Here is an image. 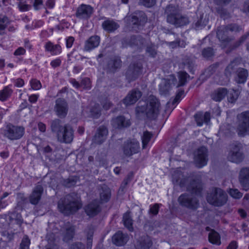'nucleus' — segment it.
Wrapping results in <instances>:
<instances>
[{
  "label": "nucleus",
  "instance_id": "f257e3e1",
  "mask_svg": "<svg viewBox=\"0 0 249 249\" xmlns=\"http://www.w3.org/2000/svg\"><path fill=\"white\" fill-rule=\"evenodd\" d=\"M202 189L199 178L193 179L187 187V191L191 193L182 194L178 197L179 205L190 209H196L199 206V200L196 196L200 195Z\"/></svg>",
  "mask_w": 249,
  "mask_h": 249
},
{
  "label": "nucleus",
  "instance_id": "f03ea898",
  "mask_svg": "<svg viewBox=\"0 0 249 249\" xmlns=\"http://www.w3.org/2000/svg\"><path fill=\"white\" fill-rule=\"evenodd\" d=\"M160 103L153 95L149 96L145 101H140L136 108L137 115L144 114L150 119L155 118L159 113Z\"/></svg>",
  "mask_w": 249,
  "mask_h": 249
},
{
  "label": "nucleus",
  "instance_id": "7ed1b4c3",
  "mask_svg": "<svg viewBox=\"0 0 249 249\" xmlns=\"http://www.w3.org/2000/svg\"><path fill=\"white\" fill-rule=\"evenodd\" d=\"M82 207L79 196L75 193L67 195L58 203L59 211L64 214L69 215L76 212Z\"/></svg>",
  "mask_w": 249,
  "mask_h": 249
},
{
  "label": "nucleus",
  "instance_id": "20e7f679",
  "mask_svg": "<svg viewBox=\"0 0 249 249\" xmlns=\"http://www.w3.org/2000/svg\"><path fill=\"white\" fill-rule=\"evenodd\" d=\"M165 13L167 16V21L176 27H180L188 24L189 22L188 18L182 15L178 7L172 5L166 7Z\"/></svg>",
  "mask_w": 249,
  "mask_h": 249
},
{
  "label": "nucleus",
  "instance_id": "39448f33",
  "mask_svg": "<svg viewBox=\"0 0 249 249\" xmlns=\"http://www.w3.org/2000/svg\"><path fill=\"white\" fill-rule=\"evenodd\" d=\"M235 130L239 137L249 135V111H244L237 115Z\"/></svg>",
  "mask_w": 249,
  "mask_h": 249
},
{
  "label": "nucleus",
  "instance_id": "423d86ee",
  "mask_svg": "<svg viewBox=\"0 0 249 249\" xmlns=\"http://www.w3.org/2000/svg\"><path fill=\"white\" fill-rule=\"evenodd\" d=\"M227 195L221 189L214 188L208 194L207 199L208 202L215 206L224 205L227 201Z\"/></svg>",
  "mask_w": 249,
  "mask_h": 249
},
{
  "label": "nucleus",
  "instance_id": "0eeeda50",
  "mask_svg": "<svg viewBox=\"0 0 249 249\" xmlns=\"http://www.w3.org/2000/svg\"><path fill=\"white\" fill-rule=\"evenodd\" d=\"M4 137L10 140H17L20 139L24 134V128L21 126L8 124L3 131Z\"/></svg>",
  "mask_w": 249,
  "mask_h": 249
},
{
  "label": "nucleus",
  "instance_id": "6e6552de",
  "mask_svg": "<svg viewBox=\"0 0 249 249\" xmlns=\"http://www.w3.org/2000/svg\"><path fill=\"white\" fill-rule=\"evenodd\" d=\"M243 146L241 143L235 142L231 145V150L228 156L229 161L238 163L244 159V154L242 152Z\"/></svg>",
  "mask_w": 249,
  "mask_h": 249
},
{
  "label": "nucleus",
  "instance_id": "1a4fd4ad",
  "mask_svg": "<svg viewBox=\"0 0 249 249\" xmlns=\"http://www.w3.org/2000/svg\"><path fill=\"white\" fill-rule=\"evenodd\" d=\"M56 137L57 140L60 142L70 143L72 142L74 138V130L70 124H65Z\"/></svg>",
  "mask_w": 249,
  "mask_h": 249
},
{
  "label": "nucleus",
  "instance_id": "9d476101",
  "mask_svg": "<svg viewBox=\"0 0 249 249\" xmlns=\"http://www.w3.org/2000/svg\"><path fill=\"white\" fill-rule=\"evenodd\" d=\"M139 149V143L136 140L127 141L124 142L122 146L123 154L125 157H130L137 153Z\"/></svg>",
  "mask_w": 249,
  "mask_h": 249
},
{
  "label": "nucleus",
  "instance_id": "9b49d317",
  "mask_svg": "<svg viewBox=\"0 0 249 249\" xmlns=\"http://www.w3.org/2000/svg\"><path fill=\"white\" fill-rule=\"evenodd\" d=\"M207 149L205 147L199 148L194 154V161L196 165L200 168L207 164Z\"/></svg>",
  "mask_w": 249,
  "mask_h": 249
},
{
  "label": "nucleus",
  "instance_id": "f8f14e48",
  "mask_svg": "<svg viewBox=\"0 0 249 249\" xmlns=\"http://www.w3.org/2000/svg\"><path fill=\"white\" fill-rule=\"evenodd\" d=\"M68 108V105L65 99L58 98L55 101L54 110L59 117H65L67 114Z\"/></svg>",
  "mask_w": 249,
  "mask_h": 249
},
{
  "label": "nucleus",
  "instance_id": "ddd939ff",
  "mask_svg": "<svg viewBox=\"0 0 249 249\" xmlns=\"http://www.w3.org/2000/svg\"><path fill=\"white\" fill-rule=\"evenodd\" d=\"M176 79L174 75H170L166 79L161 80L159 85V90L161 94H166L170 89L172 85H175Z\"/></svg>",
  "mask_w": 249,
  "mask_h": 249
},
{
  "label": "nucleus",
  "instance_id": "4468645a",
  "mask_svg": "<svg viewBox=\"0 0 249 249\" xmlns=\"http://www.w3.org/2000/svg\"><path fill=\"white\" fill-rule=\"evenodd\" d=\"M239 181L243 189L247 191L249 189V168H242L239 174Z\"/></svg>",
  "mask_w": 249,
  "mask_h": 249
},
{
  "label": "nucleus",
  "instance_id": "2eb2a0df",
  "mask_svg": "<svg viewBox=\"0 0 249 249\" xmlns=\"http://www.w3.org/2000/svg\"><path fill=\"white\" fill-rule=\"evenodd\" d=\"M142 65L140 63L133 64L130 65L128 71L126 72V76L130 80H135L141 73Z\"/></svg>",
  "mask_w": 249,
  "mask_h": 249
},
{
  "label": "nucleus",
  "instance_id": "dca6fc26",
  "mask_svg": "<svg viewBox=\"0 0 249 249\" xmlns=\"http://www.w3.org/2000/svg\"><path fill=\"white\" fill-rule=\"evenodd\" d=\"M93 11L92 7L89 5L81 4L77 8L76 16L82 19H87L92 15Z\"/></svg>",
  "mask_w": 249,
  "mask_h": 249
},
{
  "label": "nucleus",
  "instance_id": "f3484780",
  "mask_svg": "<svg viewBox=\"0 0 249 249\" xmlns=\"http://www.w3.org/2000/svg\"><path fill=\"white\" fill-rule=\"evenodd\" d=\"M127 19H129L133 25L142 26L146 22V16L142 11L135 13Z\"/></svg>",
  "mask_w": 249,
  "mask_h": 249
},
{
  "label": "nucleus",
  "instance_id": "a211bd4d",
  "mask_svg": "<svg viewBox=\"0 0 249 249\" xmlns=\"http://www.w3.org/2000/svg\"><path fill=\"white\" fill-rule=\"evenodd\" d=\"M142 92L137 89L130 91L123 100L124 104L127 106L134 104L142 96Z\"/></svg>",
  "mask_w": 249,
  "mask_h": 249
},
{
  "label": "nucleus",
  "instance_id": "6ab92c4d",
  "mask_svg": "<svg viewBox=\"0 0 249 249\" xmlns=\"http://www.w3.org/2000/svg\"><path fill=\"white\" fill-rule=\"evenodd\" d=\"M143 43L144 40L140 36H132L130 38L124 39L122 41L124 47H141Z\"/></svg>",
  "mask_w": 249,
  "mask_h": 249
},
{
  "label": "nucleus",
  "instance_id": "aec40b11",
  "mask_svg": "<svg viewBox=\"0 0 249 249\" xmlns=\"http://www.w3.org/2000/svg\"><path fill=\"white\" fill-rule=\"evenodd\" d=\"M43 192L42 186L41 185H36L29 197L30 202L33 205H37L41 198Z\"/></svg>",
  "mask_w": 249,
  "mask_h": 249
},
{
  "label": "nucleus",
  "instance_id": "412c9836",
  "mask_svg": "<svg viewBox=\"0 0 249 249\" xmlns=\"http://www.w3.org/2000/svg\"><path fill=\"white\" fill-rule=\"evenodd\" d=\"M107 134L108 130L106 127L100 126L93 138V142L98 144L102 143L107 139Z\"/></svg>",
  "mask_w": 249,
  "mask_h": 249
},
{
  "label": "nucleus",
  "instance_id": "4be33fe9",
  "mask_svg": "<svg viewBox=\"0 0 249 249\" xmlns=\"http://www.w3.org/2000/svg\"><path fill=\"white\" fill-rule=\"evenodd\" d=\"M216 34L217 37L224 45H226L232 39L229 36V32L225 26L218 27Z\"/></svg>",
  "mask_w": 249,
  "mask_h": 249
},
{
  "label": "nucleus",
  "instance_id": "5701e85b",
  "mask_svg": "<svg viewBox=\"0 0 249 249\" xmlns=\"http://www.w3.org/2000/svg\"><path fill=\"white\" fill-rule=\"evenodd\" d=\"M62 234L63 240L65 242H69L73 237L74 234V227L69 222L65 223L62 228Z\"/></svg>",
  "mask_w": 249,
  "mask_h": 249
},
{
  "label": "nucleus",
  "instance_id": "b1692460",
  "mask_svg": "<svg viewBox=\"0 0 249 249\" xmlns=\"http://www.w3.org/2000/svg\"><path fill=\"white\" fill-rule=\"evenodd\" d=\"M111 124L115 128H122L129 126L130 124L128 120H126L124 116H118L112 120Z\"/></svg>",
  "mask_w": 249,
  "mask_h": 249
},
{
  "label": "nucleus",
  "instance_id": "393cba45",
  "mask_svg": "<svg viewBox=\"0 0 249 249\" xmlns=\"http://www.w3.org/2000/svg\"><path fill=\"white\" fill-rule=\"evenodd\" d=\"M85 209L86 213L90 216L96 215L100 211L99 205L96 200L89 203Z\"/></svg>",
  "mask_w": 249,
  "mask_h": 249
},
{
  "label": "nucleus",
  "instance_id": "a878e982",
  "mask_svg": "<svg viewBox=\"0 0 249 249\" xmlns=\"http://www.w3.org/2000/svg\"><path fill=\"white\" fill-rule=\"evenodd\" d=\"M100 41V37L97 36H91L85 43V50L90 51L97 47Z\"/></svg>",
  "mask_w": 249,
  "mask_h": 249
},
{
  "label": "nucleus",
  "instance_id": "bb28decb",
  "mask_svg": "<svg viewBox=\"0 0 249 249\" xmlns=\"http://www.w3.org/2000/svg\"><path fill=\"white\" fill-rule=\"evenodd\" d=\"M119 25L112 19H107L102 24V27L104 30L108 33H112L116 30Z\"/></svg>",
  "mask_w": 249,
  "mask_h": 249
},
{
  "label": "nucleus",
  "instance_id": "cd10ccee",
  "mask_svg": "<svg viewBox=\"0 0 249 249\" xmlns=\"http://www.w3.org/2000/svg\"><path fill=\"white\" fill-rule=\"evenodd\" d=\"M128 239L126 234L118 231L112 237L113 243L117 246H121L124 245Z\"/></svg>",
  "mask_w": 249,
  "mask_h": 249
},
{
  "label": "nucleus",
  "instance_id": "c85d7f7f",
  "mask_svg": "<svg viewBox=\"0 0 249 249\" xmlns=\"http://www.w3.org/2000/svg\"><path fill=\"white\" fill-rule=\"evenodd\" d=\"M227 93L228 91L226 88H219L213 91L211 94V97L214 101L219 102L224 98Z\"/></svg>",
  "mask_w": 249,
  "mask_h": 249
},
{
  "label": "nucleus",
  "instance_id": "c756f323",
  "mask_svg": "<svg viewBox=\"0 0 249 249\" xmlns=\"http://www.w3.org/2000/svg\"><path fill=\"white\" fill-rule=\"evenodd\" d=\"M100 200L102 202H107L111 196V191L108 187L106 185L101 187L99 190Z\"/></svg>",
  "mask_w": 249,
  "mask_h": 249
},
{
  "label": "nucleus",
  "instance_id": "7c9ffc66",
  "mask_svg": "<svg viewBox=\"0 0 249 249\" xmlns=\"http://www.w3.org/2000/svg\"><path fill=\"white\" fill-rule=\"evenodd\" d=\"M45 48L46 51L50 52L52 55H57L61 52V47L59 44L54 45L50 41L46 43Z\"/></svg>",
  "mask_w": 249,
  "mask_h": 249
},
{
  "label": "nucleus",
  "instance_id": "2f4dec72",
  "mask_svg": "<svg viewBox=\"0 0 249 249\" xmlns=\"http://www.w3.org/2000/svg\"><path fill=\"white\" fill-rule=\"evenodd\" d=\"M152 245L149 236L146 235L142 237L137 245L138 249H149Z\"/></svg>",
  "mask_w": 249,
  "mask_h": 249
},
{
  "label": "nucleus",
  "instance_id": "473e14b6",
  "mask_svg": "<svg viewBox=\"0 0 249 249\" xmlns=\"http://www.w3.org/2000/svg\"><path fill=\"white\" fill-rule=\"evenodd\" d=\"M11 85H9L4 87L0 90V100L4 101L7 100L12 95L13 90L11 88Z\"/></svg>",
  "mask_w": 249,
  "mask_h": 249
},
{
  "label": "nucleus",
  "instance_id": "72a5a7b5",
  "mask_svg": "<svg viewBox=\"0 0 249 249\" xmlns=\"http://www.w3.org/2000/svg\"><path fill=\"white\" fill-rule=\"evenodd\" d=\"M62 128H63V126L61 125V121L59 119H56L51 121V130L56 134V136L58 133L61 131Z\"/></svg>",
  "mask_w": 249,
  "mask_h": 249
},
{
  "label": "nucleus",
  "instance_id": "f704fd0d",
  "mask_svg": "<svg viewBox=\"0 0 249 249\" xmlns=\"http://www.w3.org/2000/svg\"><path fill=\"white\" fill-rule=\"evenodd\" d=\"M123 222L124 226L127 228L129 231H133V221L129 212H126L124 214L123 216Z\"/></svg>",
  "mask_w": 249,
  "mask_h": 249
},
{
  "label": "nucleus",
  "instance_id": "c9c22d12",
  "mask_svg": "<svg viewBox=\"0 0 249 249\" xmlns=\"http://www.w3.org/2000/svg\"><path fill=\"white\" fill-rule=\"evenodd\" d=\"M237 75L238 77L237 79V82L239 83H243L246 81L248 72L246 70L243 68H239L237 71Z\"/></svg>",
  "mask_w": 249,
  "mask_h": 249
},
{
  "label": "nucleus",
  "instance_id": "e433bc0d",
  "mask_svg": "<svg viewBox=\"0 0 249 249\" xmlns=\"http://www.w3.org/2000/svg\"><path fill=\"white\" fill-rule=\"evenodd\" d=\"M209 241L213 244L219 245L221 244L220 237L219 234L214 231H211L209 234Z\"/></svg>",
  "mask_w": 249,
  "mask_h": 249
},
{
  "label": "nucleus",
  "instance_id": "4c0bfd02",
  "mask_svg": "<svg viewBox=\"0 0 249 249\" xmlns=\"http://www.w3.org/2000/svg\"><path fill=\"white\" fill-rule=\"evenodd\" d=\"M9 219L10 220V224L14 225L15 224L19 227L22 223V219L21 218V216L20 214H18L16 213H12L9 216Z\"/></svg>",
  "mask_w": 249,
  "mask_h": 249
},
{
  "label": "nucleus",
  "instance_id": "58836bf2",
  "mask_svg": "<svg viewBox=\"0 0 249 249\" xmlns=\"http://www.w3.org/2000/svg\"><path fill=\"white\" fill-rule=\"evenodd\" d=\"M121 66V61L120 58H115L109 60L108 68L111 71H114Z\"/></svg>",
  "mask_w": 249,
  "mask_h": 249
},
{
  "label": "nucleus",
  "instance_id": "ea45409f",
  "mask_svg": "<svg viewBox=\"0 0 249 249\" xmlns=\"http://www.w3.org/2000/svg\"><path fill=\"white\" fill-rule=\"evenodd\" d=\"M240 59L236 58L227 67L225 70V74L227 76L231 75L233 71L234 67L237 66L240 63Z\"/></svg>",
  "mask_w": 249,
  "mask_h": 249
},
{
  "label": "nucleus",
  "instance_id": "a19ab883",
  "mask_svg": "<svg viewBox=\"0 0 249 249\" xmlns=\"http://www.w3.org/2000/svg\"><path fill=\"white\" fill-rule=\"evenodd\" d=\"M152 136V134L148 131H146L143 132V135L142 136L143 148L146 147L147 144L150 141Z\"/></svg>",
  "mask_w": 249,
  "mask_h": 249
},
{
  "label": "nucleus",
  "instance_id": "79ce46f5",
  "mask_svg": "<svg viewBox=\"0 0 249 249\" xmlns=\"http://www.w3.org/2000/svg\"><path fill=\"white\" fill-rule=\"evenodd\" d=\"M8 20L5 17H0V35L5 34V30L7 26Z\"/></svg>",
  "mask_w": 249,
  "mask_h": 249
},
{
  "label": "nucleus",
  "instance_id": "37998d69",
  "mask_svg": "<svg viewBox=\"0 0 249 249\" xmlns=\"http://www.w3.org/2000/svg\"><path fill=\"white\" fill-rule=\"evenodd\" d=\"M179 84L177 87L183 86L187 81L189 75L184 71H180L178 73Z\"/></svg>",
  "mask_w": 249,
  "mask_h": 249
},
{
  "label": "nucleus",
  "instance_id": "c03bdc74",
  "mask_svg": "<svg viewBox=\"0 0 249 249\" xmlns=\"http://www.w3.org/2000/svg\"><path fill=\"white\" fill-rule=\"evenodd\" d=\"M90 114L92 117L98 118L101 114V110L98 104H95L90 110Z\"/></svg>",
  "mask_w": 249,
  "mask_h": 249
},
{
  "label": "nucleus",
  "instance_id": "a18cd8bd",
  "mask_svg": "<svg viewBox=\"0 0 249 249\" xmlns=\"http://www.w3.org/2000/svg\"><path fill=\"white\" fill-rule=\"evenodd\" d=\"M230 34V33H236L240 31L241 28L236 24H231L225 26Z\"/></svg>",
  "mask_w": 249,
  "mask_h": 249
},
{
  "label": "nucleus",
  "instance_id": "49530a36",
  "mask_svg": "<svg viewBox=\"0 0 249 249\" xmlns=\"http://www.w3.org/2000/svg\"><path fill=\"white\" fill-rule=\"evenodd\" d=\"M30 244V239L27 236L25 235L23 237L18 249H29Z\"/></svg>",
  "mask_w": 249,
  "mask_h": 249
},
{
  "label": "nucleus",
  "instance_id": "de8ad7c7",
  "mask_svg": "<svg viewBox=\"0 0 249 249\" xmlns=\"http://www.w3.org/2000/svg\"><path fill=\"white\" fill-rule=\"evenodd\" d=\"M229 193L230 196L235 199H239L243 196V194L237 189H231Z\"/></svg>",
  "mask_w": 249,
  "mask_h": 249
},
{
  "label": "nucleus",
  "instance_id": "09e8293b",
  "mask_svg": "<svg viewBox=\"0 0 249 249\" xmlns=\"http://www.w3.org/2000/svg\"><path fill=\"white\" fill-rule=\"evenodd\" d=\"M213 54V51L211 47L205 48L202 51V55L205 58H209L212 56Z\"/></svg>",
  "mask_w": 249,
  "mask_h": 249
},
{
  "label": "nucleus",
  "instance_id": "8fccbe9b",
  "mask_svg": "<svg viewBox=\"0 0 249 249\" xmlns=\"http://www.w3.org/2000/svg\"><path fill=\"white\" fill-rule=\"evenodd\" d=\"M30 85L34 90H38L42 87L40 82L36 79H33L30 81Z\"/></svg>",
  "mask_w": 249,
  "mask_h": 249
},
{
  "label": "nucleus",
  "instance_id": "3c124183",
  "mask_svg": "<svg viewBox=\"0 0 249 249\" xmlns=\"http://www.w3.org/2000/svg\"><path fill=\"white\" fill-rule=\"evenodd\" d=\"M238 92L236 91H231L228 95L229 102L231 103L234 102L238 98Z\"/></svg>",
  "mask_w": 249,
  "mask_h": 249
},
{
  "label": "nucleus",
  "instance_id": "603ef678",
  "mask_svg": "<svg viewBox=\"0 0 249 249\" xmlns=\"http://www.w3.org/2000/svg\"><path fill=\"white\" fill-rule=\"evenodd\" d=\"M160 208V205L156 203L153 205L150 206L149 213L153 214V215H157L158 213Z\"/></svg>",
  "mask_w": 249,
  "mask_h": 249
},
{
  "label": "nucleus",
  "instance_id": "864d4df0",
  "mask_svg": "<svg viewBox=\"0 0 249 249\" xmlns=\"http://www.w3.org/2000/svg\"><path fill=\"white\" fill-rule=\"evenodd\" d=\"M195 120L198 126H201L204 122L203 114L201 113H197L195 116Z\"/></svg>",
  "mask_w": 249,
  "mask_h": 249
},
{
  "label": "nucleus",
  "instance_id": "5fc2aeb1",
  "mask_svg": "<svg viewBox=\"0 0 249 249\" xmlns=\"http://www.w3.org/2000/svg\"><path fill=\"white\" fill-rule=\"evenodd\" d=\"M81 85L84 89H88L90 88V81L88 78H85L82 79Z\"/></svg>",
  "mask_w": 249,
  "mask_h": 249
},
{
  "label": "nucleus",
  "instance_id": "6e6d98bb",
  "mask_svg": "<svg viewBox=\"0 0 249 249\" xmlns=\"http://www.w3.org/2000/svg\"><path fill=\"white\" fill-rule=\"evenodd\" d=\"M130 179L131 176L129 175L124 180L119 189V191H124V190L127 185L128 183L130 181Z\"/></svg>",
  "mask_w": 249,
  "mask_h": 249
},
{
  "label": "nucleus",
  "instance_id": "4d7b16f0",
  "mask_svg": "<svg viewBox=\"0 0 249 249\" xmlns=\"http://www.w3.org/2000/svg\"><path fill=\"white\" fill-rule=\"evenodd\" d=\"M18 7L20 11H26L30 9L31 6L26 3H24L22 2H19L18 3Z\"/></svg>",
  "mask_w": 249,
  "mask_h": 249
},
{
  "label": "nucleus",
  "instance_id": "13d9d810",
  "mask_svg": "<svg viewBox=\"0 0 249 249\" xmlns=\"http://www.w3.org/2000/svg\"><path fill=\"white\" fill-rule=\"evenodd\" d=\"M183 94H184L183 90H179L178 92V93L177 94L176 97L175 98V99H174V100L173 101L172 104L173 105H174V104L178 103L180 100L181 97L183 95Z\"/></svg>",
  "mask_w": 249,
  "mask_h": 249
},
{
  "label": "nucleus",
  "instance_id": "bf43d9fd",
  "mask_svg": "<svg viewBox=\"0 0 249 249\" xmlns=\"http://www.w3.org/2000/svg\"><path fill=\"white\" fill-rule=\"evenodd\" d=\"M142 4L147 7H151L156 3V0H140Z\"/></svg>",
  "mask_w": 249,
  "mask_h": 249
},
{
  "label": "nucleus",
  "instance_id": "052dcab7",
  "mask_svg": "<svg viewBox=\"0 0 249 249\" xmlns=\"http://www.w3.org/2000/svg\"><path fill=\"white\" fill-rule=\"evenodd\" d=\"M217 12L223 18H226L229 16V13L222 8L217 9Z\"/></svg>",
  "mask_w": 249,
  "mask_h": 249
},
{
  "label": "nucleus",
  "instance_id": "680f3d73",
  "mask_svg": "<svg viewBox=\"0 0 249 249\" xmlns=\"http://www.w3.org/2000/svg\"><path fill=\"white\" fill-rule=\"evenodd\" d=\"M146 52L152 57H154L157 53L155 48L153 46L148 47L146 49Z\"/></svg>",
  "mask_w": 249,
  "mask_h": 249
},
{
  "label": "nucleus",
  "instance_id": "e2e57ef3",
  "mask_svg": "<svg viewBox=\"0 0 249 249\" xmlns=\"http://www.w3.org/2000/svg\"><path fill=\"white\" fill-rule=\"evenodd\" d=\"M181 176V175L178 174V173H175V174L173 175V182H176L177 183H179L180 186H182L183 185L181 182L179 181L180 176Z\"/></svg>",
  "mask_w": 249,
  "mask_h": 249
},
{
  "label": "nucleus",
  "instance_id": "0e129e2a",
  "mask_svg": "<svg viewBox=\"0 0 249 249\" xmlns=\"http://www.w3.org/2000/svg\"><path fill=\"white\" fill-rule=\"evenodd\" d=\"M70 249H84V245L81 243H76L71 245Z\"/></svg>",
  "mask_w": 249,
  "mask_h": 249
},
{
  "label": "nucleus",
  "instance_id": "69168bd1",
  "mask_svg": "<svg viewBox=\"0 0 249 249\" xmlns=\"http://www.w3.org/2000/svg\"><path fill=\"white\" fill-rule=\"evenodd\" d=\"M24 85V81L22 79L18 78L15 81V85L17 87H22Z\"/></svg>",
  "mask_w": 249,
  "mask_h": 249
},
{
  "label": "nucleus",
  "instance_id": "338daca9",
  "mask_svg": "<svg viewBox=\"0 0 249 249\" xmlns=\"http://www.w3.org/2000/svg\"><path fill=\"white\" fill-rule=\"evenodd\" d=\"M61 63V61L60 59L59 58H57V59H55L53 61H51V65L53 67V68H56L57 67H58L60 66V64Z\"/></svg>",
  "mask_w": 249,
  "mask_h": 249
},
{
  "label": "nucleus",
  "instance_id": "774afa93",
  "mask_svg": "<svg viewBox=\"0 0 249 249\" xmlns=\"http://www.w3.org/2000/svg\"><path fill=\"white\" fill-rule=\"evenodd\" d=\"M237 243L235 241H231L227 247V249H237Z\"/></svg>",
  "mask_w": 249,
  "mask_h": 249
}]
</instances>
